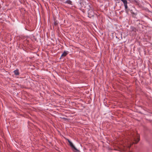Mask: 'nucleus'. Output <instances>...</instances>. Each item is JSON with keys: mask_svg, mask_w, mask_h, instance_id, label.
Here are the masks:
<instances>
[{"mask_svg": "<svg viewBox=\"0 0 152 152\" xmlns=\"http://www.w3.org/2000/svg\"><path fill=\"white\" fill-rule=\"evenodd\" d=\"M88 17L90 18H91L94 16V10H88Z\"/></svg>", "mask_w": 152, "mask_h": 152, "instance_id": "1", "label": "nucleus"}, {"mask_svg": "<svg viewBox=\"0 0 152 152\" xmlns=\"http://www.w3.org/2000/svg\"><path fill=\"white\" fill-rule=\"evenodd\" d=\"M123 3L125 7V8L126 11L128 8V7L127 6V0H121Z\"/></svg>", "mask_w": 152, "mask_h": 152, "instance_id": "2", "label": "nucleus"}, {"mask_svg": "<svg viewBox=\"0 0 152 152\" xmlns=\"http://www.w3.org/2000/svg\"><path fill=\"white\" fill-rule=\"evenodd\" d=\"M68 54V51H64L63 53L61 55L60 59H61L62 57L66 56Z\"/></svg>", "mask_w": 152, "mask_h": 152, "instance_id": "3", "label": "nucleus"}, {"mask_svg": "<svg viewBox=\"0 0 152 152\" xmlns=\"http://www.w3.org/2000/svg\"><path fill=\"white\" fill-rule=\"evenodd\" d=\"M134 141L133 142V144H137L139 141L140 139L139 138H137V139H136L135 138H134Z\"/></svg>", "mask_w": 152, "mask_h": 152, "instance_id": "4", "label": "nucleus"}, {"mask_svg": "<svg viewBox=\"0 0 152 152\" xmlns=\"http://www.w3.org/2000/svg\"><path fill=\"white\" fill-rule=\"evenodd\" d=\"M88 5L89 7V8H88V10H94V8L92 5L91 4L89 3L88 4Z\"/></svg>", "mask_w": 152, "mask_h": 152, "instance_id": "5", "label": "nucleus"}, {"mask_svg": "<svg viewBox=\"0 0 152 152\" xmlns=\"http://www.w3.org/2000/svg\"><path fill=\"white\" fill-rule=\"evenodd\" d=\"M15 75H19V71L18 69H16V70L14 71Z\"/></svg>", "mask_w": 152, "mask_h": 152, "instance_id": "6", "label": "nucleus"}, {"mask_svg": "<svg viewBox=\"0 0 152 152\" xmlns=\"http://www.w3.org/2000/svg\"><path fill=\"white\" fill-rule=\"evenodd\" d=\"M65 3H67L68 4L72 5V1L70 0H68L66 1L65 2Z\"/></svg>", "mask_w": 152, "mask_h": 152, "instance_id": "7", "label": "nucleus"}, {"mask_svg": "<svg viewBox=\"0 0 152 152\" xmlns=\"http://www.w3.org/2000/svg\"><path fill=\"white\" fill-rule=\"evenodd\" d=\"M69 145H70L71 147H72V148L74 149H76V148L73 145L72 143L69 144Z\"/></svg>", "mask_w": 152, "mask_h": 152, "instance_id": "8", "label": "nucleus"}, {"mask_svg": "<svg viewBox=\"0 0 152 152\" xmlns=\"http://www.w3.org/2000/svg\"><path fill=\"white\" fill-rule=\"evenodd\" d=\"M133 2L136 5H139V2L137 0H134Z\"/></svg>", "mask_w": 152, "mask_h": 152, "instance_id": "9", "label": "nucleus"}, {"mask_svg": "<svg viewBox=\"0 0 152 152\" xmlns=\"http://www.w3.org/2000/svg\"><path fill=\"white\" fill-rule=\"evenodd\" d=\"M58 23L57 22L56 20H55L54 22V26H56L57 25H58Z\"/></svg>", "mask_w": 152, "mask_h": 152, "instance_id": "10", "label": "nucleus"}, {"mask_svg": "<svg viewBox=\"0 0 152 152\" xmlns=\"http://www.w3.org/2000/svg\"><path fill=\"white\" fill-rule=\"evenodd\" d=\"M60 118H61L64 119V120H67V121L69 120V119H68V118H66L63 117H61Z\"/></svg>", "mask_w": 152, "mask_h": 152, "instance_id": "11", "label": "nucleus"}, {"mask_svg": "<svg viewBox=\"0 0 152 152\" xmlns=\"http://www.w3.org/2000/svg\"><path fill=\"white\" fill-rule=\"evenodd\" d=\"M130 12L132 14H134V15H136V13H134L133 12V11L132 10H130Z\"/></svg>", "mask_w": 152, "mask_h": 152, "instance_id": "12", "label": "nucleus"}, {"mask_svg": "<svg viewBox=\"0 0 152 152\" xmlns=\"http://www.w3.org/2000/svg\"><path fill=\"white\" fill-rule=\"evenodd\" d=\"M76 151L75 152H80V151L78 150H77V148L76 149H74Z\"/></svg>", "mask_w": 152, "mask_h": 152, "instance_id": "13", "label": "nucleus"}, {"mask_svg": "<svg viewBox=\"0 0 152 152\" xmlns=\"http://www.w3.org/2000/svg\"><path fill=\"white\" fill-rule=\"evenodd\" d=\"M68 142L69 143V145L72 143V142L70 141H68Z\"/></svg>", "mask_w": 152, "mask_h": 152, "instance_id": "14", "label": "nucleus"}, {"mask_svg": "<svg viewBox=\"0 0 152 152\" xmlns=\"http://www.w3.org/2000/svg\"><path fill=\"white\" fill-rule=\"evenodd\" d=\"M68 142L69 143V145L72 143V142L70 141H68Z\"/></svg>", "mask_w": 152, "mask_h": 152, "instance_id": "15", "label": "nucleus"}, {"mask_svg": "<svg viewBox=\"0 0 152 152\" xmlns=\"http://www.w3.org/2000/svg\"><path fill=\"white\" fill-rule=\"evenodd\" d=\"M67 140L68 142V141H70L69 140V139H67Z\"/></svg>", "mask_w": 152, "mask_h": 152, "instance_id": "16", "label": "nucleus"}, {"mask_svg": "<svg viewBox=\"0 0 152 152\" xmlns=\"http://www.w3.org/2000/svg\"><path fill=\"white\" fill-rule=\"evenodd\" d=\"M149 11V12H151L152 13V12H151V11Z\"/></svg>", "mask_w": 152, "mask_h": 152, "instance_id": "17", "label": "nucleus"}, {"mask_svg": "<svg viewBox=\"0 0 152 152\" xmlns=\"http://www.w3.org/2000/svg\"><path fill=\"white\" fill-rule=\"evenodd\" d=\"M117 1H119V0H116Z\"/></svg>", "mask_w": 152, "mask_h": 152, "instance_id": "18", "label": "nucleus"}]
</instances>
